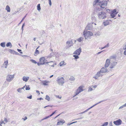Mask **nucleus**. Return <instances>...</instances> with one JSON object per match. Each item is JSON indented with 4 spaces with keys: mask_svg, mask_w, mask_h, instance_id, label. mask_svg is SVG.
Masks as SVG:
<instances>
[{
    "mask_svg": "<svg viewBox=\"0 0 126 126\" xmlns=\"http://www.w3.org/2000/svg\"><path fill=\"white\" fill-rule=\"evenodd\" d=\"M105 67L102 68L101 69L100 71L99 72L100 73V74L101 73H105L108 72V70H107L106 67H107L108 66H109V67L110 69L112 68L113 67V66L111 63L110 64V63H105Z\"/></svg>",
    "mask_w": 126,
    "mask_h": 126,
    "instance_id": "obj_1",
    "label": "nucleus"
},
{
    "mask_svg": "<svg viewBox=\"0 0 126 126\" xmlns=\"http://www.w3.org/2000/svg\"><path fill=\"white\" fill-rule=\"evenodd\" d=\"M83 34L86 39L89 38L91 36L93 35V33L92 32L88 30H85L83 32Z\"/></svg>",
    "mask_w": 126,
    "mask_h": 126,
    "instance_id": "obj_2",
    "label": "nucleus"
},
{
    "mask_svg": "<svg viewBox=\"0 0 126 126\" xmlns=\"http://www.w3.org/2000/svg\"><path fill=\"white\" fill-rule=\"evenodd\" d=\"M98 17L99 19H104L106 17V14L105 13L103 12H100L98 14Z\"/></svg>",
    "mask_w": 126,
    "mask_h": 126,
    "instance_id": "obj_3",
    "label": "nucleus"
},
{
    "mask_svg": "<svg viewBox=\"0 0 126 126\" xmlns=\"http://www.w3.org/2000/svg\"><path fill=\"white\" fill-rule=\"evenodd\" d=\"M46 58L44 57H42L39 59V62L40 63H50L51 62H53V61H48L47 62V60L46 59Z\"/></svg>",
    "mask_w": 126,
    "mask_h": 126,
    "instance_id": "obj_4",
    "label": "nucleus"
},
{
    "mask_svg": "<svg viewBox=\"0 0 126 126\" xmlns=\"http://www.w3.org/2000/svg\"><path fill=\"white\" fill-rule=\"evenodd\" d=\"M83 86H80L76 90L75 93V94L74 97L78 94L80 93L83 91L84 90L83 88Z\"/></svg>",
    "mask_w": 126,
    "mask_h": 126,
    "instance_id": "obj_5",
    "label": "nucleus"
},
{
    "mask_svg": "<svg viewBox=\"0 0 126 126\" xmlns=\"http://www.w3.org/2000/svg\"><path fill=\"white\" fill-rule=\"evenodd\" d=\"M73 45V42L71 40L68 41L66 42V45L65 46V48L66 49H69L71 46Z\"/></svg>",
    "mask_w": 126,
    "mask_h": 126,
    "instance_id": "obj_6",
    "label": "nucleus"
},
{
    "mask_svg": "<svg viewBox=\"0 0 126 126\" xmlns=\"http://www.w3.org/2000/svg\"><path fill=\"white\" fill-rule=\"evenodd\" d=\"M94 24V22H93L88 24L85 30H88L92 29L93 27V25Z\"/></svg>",
    "mask_w": 126,
    "mask_h": 126,
    "instance_id": "obj_7",
    "label": "nucleus"
},
{
    "mask_svg": "<svg viewBox=\"0 0 126 126\" xmlns=\"http://www.w3.org/2000/svg\"><path fill=\"white\" fill-rule=\"evenodd\" d=\"M100 3H101L100 7L102 8H104L107 5V1L105 0V1H101Z\"/></svg>",
    "mask_w": 126,
    "mask_h": 126,
    "instance_id": "obj_8",
    "label": "nucleus"
},
{
    "mask_svg": "<svg viewBox=\"0 0 126 126\" xmlns=\"http://www.w3.org/2000/svg\"><path fill=\"white\" fill-rule=\"evenodd\" d=\"M57 81L59 84L62 85L64 83V79L63 77L58 79Z\"/></svg>",
    "mask_w": 126,
    "mask_h": 126,
    "instance_id": "obj_9",
    "label": "nucleus"
},
{
    "mask_svg": "<svg viewBox=\"0 0 126 126\" xmlns=\"http://www.w3.org/2000/svg\"><path fill=\"white\" fill-rule=\"evenodd\" d=\"M55 56V55L54 53L53 52H52L50 53L49 55L48 56L45 57V58H46V59H50V60L49 61H52V58L53 57H54Z\"/></svg>",
    "mask_w": 126,
    "mask_h": 126,
    "instance_id": "obj_10",
    "label": "nucleus"
},
{
    "mask_svg": "<svg viewBox=\"0 0 126 126\" xmlns=\"http://www.w3.org/2000/svg\"><path fill=\"white\" fill-rule=\"evenodd\" d=\"M14 77V75H8L6 78V80L8 81H10L12 80Z\"/></svg>",
    "mask_w": 126,
    "mask_h": 126,
    "instance_id": "obj_11",
    "label": "nucleus"
},
{
    "mask_svg": "<svg viewBox=\"0 0 126 126\" xmlns=\"http://www.w3.org/2000/svg\"><path fill=\"white\" fill-rule=\"evenodd\" d=\"M81 52V49L80 47L79 49H77L74 53V54L78 55H79Z\"/></svg>",
    "mask_w": 126,
    "mask_h": 126,
    "instance_id": "obj_12",
    "label": "nucleus"
},
{
    "mask_svg": "<svg viewBox=\"0 0 126 126\" xmlns=\"http://www.w3.org/2000/svg\"><path fill=\"white\" fill-rule=\"evenodd\" d=\"M122 122L121 120L120 119L113 122V123L116 125H121V124Z\"/></svg>",
    "mask_w": 126,
    "mask_h": 126,
    "instance_id": "obj_13",
    "label": "nucleus"
},
{
    "mask_svg": "<svg viewBox=\"0 0 126 126\" xmlns=\"http://www.w3.org/2000/svg\"><path fill=\"white\" fill-rule=\"evenodd\" d=\"M65 123V121L64 120L59 121L57 123V125H62Z\"/></svg>",
    "mask_w": 126,
    "mask_h": 126,
    "instance_id": "obj_14",
    "label": "nucleus"
},
{
    "mask_svg": "<svg viewBox=\"0 0 126 126\" xmlns=\"http://www.w3.org/2000/svg\"><path fill=\"white\" fill-rule=\"evenodd\" d=\"M110 20H106L103 22V24L105 26H106L109 24V21Z\"/></svg>",
    "mask_w": 126,
    "mask_h": 126,
    "instance_id": "obj_15",
    "label": "nucleus"
},
{
    "mask_svg": "<svg viewBox=\"0 0 126 126\" xmlns=\"http://www.w3.org/2000/svg\"><path fill=\"white\" fill-rule=\"evenodd\" d=\"M56 111H57L56 110L54 112H53V113L52 114H51L49 116H47L46 117H45V118H43V119H42V120H44L46 119H47V118H48L49 117L51 116L54 114L55 113V112H56Z\"/></svg>",
    "mask_w": 126,
    "mask_h": 126,
    "instance_id": "obj_16",
    "label": "nucleus"
},
{
    "mask_svg": "<svg viewBox=\"0 0 126 126\" xmlns=\"http://www.w3.org/2000/svg\"><path fill=\"white\" fill-rule=\"evenodd\" d=\"M102 76L100 74V73L98 72L97 73V74L96 75L95 77H94V78L95 79H97L99 77Z\"/></svg>",
    "mask_w": 126,
    "mask_h": 126,
    "instance_id": "obj_17",
    "label": "nucleus"
},
{
    "mask_svg": "<svg viewBox=\"0 0 126 126\" xmlns=\"http://www.w3.org/2000/svg\"><path fill=\"white\" fill-rule=\"evenodd\" d=\"M101 1L100 0H95L94 1V2L93 3V5L94 6L95 5H96V4L97 3H100L101 2Z\"/></svg>",
    "mask_w": 126,
    "mask_h": 126,
    "instance_id": "obj_18",
    "label": "nucleus"
},
{
    "mask_svg": "<svg viewBox=\"0 0 126 126\" xmlns=\"http://www.w3.org/2000/svg\"><path fill=\"white\" fill-rule=\"evenodd\" d=\"M101 1L100 0H95L94 1V2L93 3V5L94 6L95 5H96V4L97 3H100L101 2Z\"/></svg>",
    "mask_w": 126,
    "mask_h": 126,
    "instance_id": "obj_19",
    "label": "nucleus"
},
{
    "mask_svg": "<svg viewBox=\"0 0 126 126\" xmlns=\"http://www.w3.org/2000/svg\"><path fill=\"white\" fill-rule=\"evenodd\" d=\"M29 79V77H28L24 76L23 78V79L24 81L27 82Z\"/></svg>",
    "mask_w": 126,
    "mask_h": 126,
    "instance_id": "obj_20",
    "label": "nucleus"
},
{
    "mask_svg": "<svg viewBox=\"0 0 126 126\" xmlns=\"http://www.w3.org/2000/svg\"><path fill=\"white\" fill-rule=\"evenodd\" d=\"M92 21L93 22H95L96 21V18L94 16H92L91 18Z\"/></svg>",
    "mask_w": 126,
    "mask_h": 126,
    "instance_id": "obj_21",
    "label": "nucleus"
},
{
    "mask_svg": "<svg viewBox=\"0 0 126 126\" xmlns=\"http://www.w3.org/2000/svg\"><path fill=\"white\" fill-rule=\"evenodd\" d=\"M118 13V12L116 13L115 14H113L112 13H110V16L112 18H114L116 16V14Z\"/></svg>",
    "mask_w": 126,
    "mask_h": 126,
    "instance_id": "obj_22",
    "label": "nucleus"
},
{
    "mask_svg": "<svg viewBox=\"0 0 126 126\" xmlns=\"http://www.w3.org/2000/svg\"><path fill=\"white\" fill-rule=\"evenodd\" d=\"M83 38L82 37H81L78 39L77 40L79 42H81V41H83Z\"/></svg>",
    "mask_w": 126,
    "mask_h": 126,
    "instance_id": "obj_23",
    "label": "nucleus"
},
{
    "mask_svg": "<svg viewBox=\"0 0 126 126\" xmlns=\"http://www.w3.org/2000/svg\"><path fill=\"white\" fill-rule=\"evenodd\" d=\"M48 81H46L45 80L43 82L42 84L43 85H48Z\"/></svg>",
    "mask_w": 126,
    "mask_h": 126,
    "instance_id": "obj_24",
    "label": "nucleus"
},
{
    "mask_svg": "<svg viewBox=\"0 0 126 126\" xmlns=\"http://www.w3.org/2000/svg\"><path fill=\"white\" fill-rule=\"evenodd\" d=\"M5 42H2L0 44V45L1 47H4L5 46Z\"/></svg>",
    "mask_w": 126,
    "mask_h": 126,
    "instance_id": "obj_25",
    "label": "nucleus"
},
{
    "mask_svg": "<svg viewBox=\"0 0 126 126\" xmlns=\"http://www.w3.org/2000/svg\"><path fill=\"white\" fill-rule=\"evenodd\" d=\"M6 10H7L8 12H10V7L8 5H7L6 6Z\"/></svg>",
    "mask_w": 126,
    "mask_h": 126,
    "instance_id": "obj_26",
    "label": "nucleus"
},
{
    "mask_svg": "<svg viewBox=\"0 0 126 126\" xmlns=\"http://www.w3.org/2000/svg\"><path fill=\"white\" fill-rule=\"evenodd\" d=\"M100 35V33L99 32H95L94 35L96 36H99Z\"/></svg>",
    "mask_w": 126,
    "mask_h": 126,
    "instance_id": "obj_27",
    "label": "nucleus"
},
{
    "mask_svg": "<svg viewBox=\"0 0 126 126\" xmlns=\"http://www.w3.org/2000/svg\"><path fill=\"white\" fill-rule=\"evenodd\" d=\"M6 46L7 47H9V46H11V47H12V44L11 42H8L6 44Z\"/></svg>",
    "mask_w": 126,
    "mask_h": 126,
    "instance_id": "obj_28",
    "label": "nucleus"
},
{
    "mask_svg": "<svg viewBox=\"0 0 126 126\" xmlns=\"http://www.w3.org/2000/svg\"><path fill=\"white\" fill-rule=\"evenodd\" d=\"M45 99L48 101H49L50 100V97L47 95H46Z\"/></svg>",
    "mask_w": 126,
    "mask_h": 126,
    "instance_id": "obj_29",
    "label": "nucleus"
},
{
    "mask_svg": "<svg viewBox=\"0 0 126 126\" xmlns=\"http://www.w3.org/2000/svg\"><path fill=\"white\" fill-rule=\"evenodd\" d=\"M9 52L11 53H13V54H14L15 53V51L13 50H12L11 49H9Z\"/></svg>",
    "mask_w": 126,
    "mask_h": 126,
    "instance_id": "obj_30",
    "label": "nucleus"
},
{
    "mask_svg": "<svg viewBox=\"0 0 126 126\" xmlns=\"http://www.w3.org/2000/svg\"><path fill=\"white\" fill-rule=\"evenodd\" d=\"M37 7V10L39 11H40L41 10V8L40 6V4H38Z\"/></svg>",
    "mask_w": 126,
    "mask_h": 126,
    "instance_id": "obj_31",
    "label": "nucleus"
},
{
    "mask_svg": "<svg viewBox=\"0 0 126 126\" xmlns=\"http://www.w3.org/2000/svg\"><path fill=\"white\" fill-rule=\"evenodd\" d=\"M27 15V14H26L23 18L22 19V20L19 23L18 25H19L20 24L21 22L25 18V17H26Z\"/></svg>",
    "mask_w": 126,
    "mask_h": 126,
    "instance_id": "obj_32",
    "label": "nucleus"
},
{
    "mask_svg": "<svg viewBox=\"0 0 126 126\" xmlns=\"http://www.w3.org/2000/svg\"><path fill=\"white\" fill-rule=\"evenodd\" d=\"M110 60H111L110 59H107L106 60V63H110Z\"/></svg>",
    "mask_w": 126,
    "mask_h": 126,
    "instance_id": "obj_33",
    "label": "nucleus"
},
{
    "mask_svg": "<svg viewBox=\"0 0 126 126\" xmlns=\"http://www.w3.org/2000/svg\"><path fill=\"white\" fill-rule=\"evenodd\" d=\"M69 79L71 81H73L75 80V79L72 76L70 77Z\"/></svg>",
    "mask_w": 126,
    "mask_h": 126,
    "instance_id": "obj_34",
    "label": "nucleus"
},
{
    "mask_svg": "<svg viewBox=\"0 0 126 126\" xmlns=\"http://www.w3.org/2000/svg\"><path fill=\"white\" fill-rule=\"evenodd\" d=\"M78 55H74L73 56L75 57V59H77L79 58V57Z\"/></svg>",
    "mask_w": 126,
    "mask_h": 126,
    "instance_id": "obj_35",
    "label": "nucleus"
},
{
    "mask_svg": "<svg viewBox=\"0 0 126 126\" xmlns=\"http://www.w3.org/2000/svg\"><path fill=\"white\" fill-rule=\"evenodd\" d=\"M108 122H106L103 125H101V126H107L108 124Z\"/></svg>",
    "mask_w": 126,
    "mask_h": 126,
    "instance_id": "obj_36",
    "label": "nucleus"
},
{
    "mask_svg": "<svg viewBox=\"0 0 126 126\" xmlns=\"http://www.w3.org/2000/svg\"><path fill=\"white\" fill-rule=\"evenodd\" d=\"M3 124H5L4 121H3V120H1L0 122V126H2V125Z\"/></svg>",
    "mask_w": 126,
    "mask_h": 126,
    "instance_id": "obj_37",
    "label": "nucleus"
},
{
    "mask_svg": "<svg viewBox=\"0 0 126 126\" xmlns=\"http://www.w3.org/2000/svg\"><path fill=\"white\" fill-rule=\"evenodd\" d=\"M116 9H114L112 11V12L111 13H113V14H115L116 13L118 12H116Z\"/></svg>",
    "mask_w": 126,
    "mask_h": 126,
    "instance_id": "obj_38",
    "label": "nucleus"
},
{
    "mask_svg": "<svg viewBox=\"0 0 126 126\" xmlns=\"http://www.w3.org/2000/svg\"><path fill=\"white\" fill-rule=\"evenodd\" d=\"M30 61L33 63H37L36 61L32 59H31Z\"/></svg>",
    "mask_w": 126,
    "mask_h": 126,
    "instance_id": "obj_39",
    "label": "nucleus"
},
{
    "mask_svg": "<svg viewBox=\"0 0 126 126\" xmlns=\"http://www.w3.org/2000/svg\"><path fill=\"white\" fill-rule=\"evenodd\" d=\"M25 89L26 90H29L30 89V88L29 87V86L28 85L27 86H26Z\"/></svg>",
    "mask_w": 126,
    "mask_h": 126,
    "instance_id": "obj_40",
    "label": "nucleus"
},
{
    "mask_svg": "<svg viewBox=\"0 0 126 126\" xmlns=\"http://www.w3.org/2000/svg\"><path fill=\"white\" fill-rule=\"evenodd\" d=\"M39 53V51L37 49H36L35 51V54H38Z\"/></svg>",
    "mask_w": 126,
    "mask_h": 126,
    "instance_id": "obj_41",
    "label": "nucleus"
},
{
    "mask_svg": "<svg viewBox=\"0 0 126 126\" xmlns=\"http://www.w3.org/2000/svg\"><path fill=\"white\" fill-rule=\"evenodd\" d=\"M115 58V57L114 56H111L110 58V59L111 60L112 59H114Z\"/></svg>",
    "mask_w": 126,
    "mask_h": 126,
    "instance_id": "obj_42",
    "label": "nucleus"
},
{
    "mask_svg": "<svg viewBox=\"0 0 126 126\" xmlns=\"http://www.w3.org/2000/svg\"><path fill=\"white\" fill-rule=\"evenodd\" d=\"M49 1V4L50 6H51L52 5L51 1V0H48Z\"/></svg>",
    "mask_w": 126,
    "mask_h": 126,
    "instance_id": "obj_43",
    "label": "nucleus"
},
{
    "mask_svg": "<svg viewBox=\"0 0 126 126\" xmlns=\"http://www.w3.org/2000/svg\"><path fill=\"white\" fill-rule=\"evenodd\" d=\"M17 50L18 52H19L21 54L23 53V52L22 51H21V49H17Z\"/></svg>",
    "mask_w": 126,
    "mask_h": 126,
    "instance_id": "obj_44",
    "label": "nucleus"
},
{
    "mask_svg": "<svg viewBox=\"0 0 126 126\" xmlns=\"http://www.w3.org/2000/svg\"><path fill=\"white\" fill-rule=\"evenodd\" d=\"M56 98L59 99H61L62 98V96H61L59 95H56Z\"/></svg>",
    "mask_w": 126,
    "mask_h": 126,
    "instance_id": "obj_45",
    "label": "nucleus"
},
{
    "mask_svg": "<svg viewBox=\"0 0 126 126\" xmlns=\"http://www.w3.org/2000/svg\"><path fill=\"white\" fill-rule=\"evenodd\" d=\"M21 90L22 88H19L18 89L17 91L18 92H21Z\"/></svg>",
    "mask_w": 126,
    "mask_h": 126,
    "instance_id": "obj_46",
    "label": "nucleus"
},
{
    "mask_svg": "<svg viewBox=\"0 0 126 126\" xmlns=\"http://www.w3.org/2000/svg\"><path fill=\"white\" fill-rule=\"evenodd\" d=\"M104 46H105V48H106V47H109V43H108L106 45H105Z\"/></svg>",
    "mask_w": 126,
    "mask_h": 126,
    "instance_id": "obj_47",
    "label": "nucleus"
},
{
    "mask_svg": "<svg viewBox=\"0 0 126 126\" xmlns=\"http://www.w3.org/2000/svg\"><path fill=\"white\" fill-rule=\"evenodd\" d=\"M14 54L16 55H20V54H19L18 53L15 51Z\"/></svg>",
    "mask_w": 126,
    "mask_h": 126,
    "instance_id": "obj_48",
    "label": "nucleus"
},
{
    "mask_svg": "<svg viewBox=\"0 0 126 126\" xmlns=\"http://www.w3.org/2000/svg\"><path fill=\"white\" fill-rule=\"evenodd\" d=\"M92 90H93L92 88H91V87H90L88 91H92Z\"/></svg>",
    "mask_w": 126,
    "mask_h": 126,
    "instance_id": "obj_49",
    "label": "nucleus"
},
{
    "mask_svg": "<svg viewBox=\"0 0 126 126\" xmlns=\"http://www.w3.org/2000/svg\"><path fill=\"white\" fill-rule=\"evenodd\" d=\"M76 122H72V123H68V124H67V125H71V124H73V123H76Z\"/></svg>",
    "mask_w": 126,
    "mask_h": 126,
    "instance_id": "obj_50",
    "label": "nucleus"
},
{
    "mask_svg": "<svg viewBox=\"0 0 126 126\" xmlns=\"http://www.w3.org/2000/svg\"><path fill=\"white\" fill-rule=\"evenodd\" d=\"M32 98V95H30L27 98L30 99H31Z\"/></svg>",
    "mask_w": 126,
    "mask_h": 126,
    "instance_id": "obj_51",
    "label": "nucleus"
},
{
    "mask_svg": "<svg viewBox=\"0 0 126 126\" xmlns=\"http://www.w3.org/2000/svg\"><path fill=\"white\" fill-rule=\"evenodd\" d=\"M52 107V106H49V105H47V106L45 107H44V108H46L47 107Z\"/></svg>",
    "mask_w": 126,
    "mask_h": 126,
    "instance_id": "obj_52",
    "label": "nucleus"
},
{
    "mask_svg": "<svg viewBox=\"0 0 126 126\" xmlns=\"http://www.w3.org/2000/svg\"><path fill=\"white\" fill-rule=\"evenodd\" d=\"M36 92L39 95L40 94V93L39 92V91L37 90L36 91Z\"/></svg>",
    "mask_w": 126,
    "mask_h": 126,
    "instance_id": "obj_53",
    "label": "nucleus"
},
{
    "mask_svg": "<svg viewBox=\"0 0 126 126\" xmlns=\"http://www.w3.org/2000/svg\"><path fill=\"white\" fill-rule=\"evenodd\" d=\"M123 49L124 50H126V46L123 47Z\"/></svg>",
    "mask_w": 126,
    "mask_h": 126,
    "instance_id": "obj_54",
    "label": "nucleus"
},
{
    "mask_svg": "<svg viewBox=\"0 0 126 126\" xmlns=\"http://www.w3.org/2000/svg\"><path fill=\"white\" fill-rule=\"evenodd\" d=\"M27 119V117L26 116L24 118H23V119L24 120H26Z\"/></svg>",
    "mask_w": 126,
    "mask_h": 126,
    "instance_id": "obj_55",
    "label": "nucleus"
},
{
    "mask_svg": "<svg viewBox=\"0 0 126 126\" xmlns=\"http://www.w3.org/2000/svg\"><path fill=\"white\" fill-rule=\"evenodd\" d=\"M125 107V106L124 105H123V106H121L120 107V108H119V109L122 108H123V107Z\"/></svg>",
    "mask_w": 126,
    "mask_h": 126,
    "instance_id": "obj_56",
    "label": "nucleus"
},
{
    "mask_svg": "<svg viewBox=\"0 0 126 126\" xmlns=\"http://www.w3.org/2000/svg\"><path fill=\"white\" fill-rule=\"evenodd\" d=\"M92 87H93V88H96L97 87V85H94V86H92Z\"/></svg>",
    "mask_w": 126,
    "mask_h": 126,
    "instance_id": "obj_57",
    "label": "nucleus"
},
{
    "mask_svg": "<svg viewBox=\"0 0 126 126\" xmlns=\"http://www.w3.org/2000/svg\"><path fill=\"white\" fill-rule=\"evenodd\" d=\"M103 51H100V52H98L97 53V55H98V54H100V53H101Z\"/></svg>",
    "mask_w": 126,
    "mask_h": 126,
    "instance_id": "obj_58",
    "label": "nucleus"
},
{
    "mask_svg": "<svg viewBox=\"0 0 126 126\" xmlns=\"http://www.w3.org/2000/svg\"><path fill=\"white\" fill-rule=\"evenodd\" d=\"M43 98H42L41 97L39 98H38L37 99L38 100H43Z\"/></svg>",
    "mask_w": 126,
    "mask_h": 126,
    "instance_id": "obj_59",
    "label": "nucleus"
},
{
    "mask_svg": "<svg viewBox=\"0 0 126 126\" xmlns=\"http://www.w3.org/2000/svg\"><path fill=\"white\" fill-rule=\"evenodd\" d=\"M124 54L126 55V50H125L124 52Z\"/></svg>",
    "mask_w": 126,
    "mask_h": 126,
    "instance_id": "obj_60",
    "label": "nucleus"
},
{
    "mask_svg": "<svg viewBox=\"0 0 126 126\" xmlns=\"http://www.w3.org/2000/svg\"><path fill=\"white\" fill-rule=\"evenodd\" d=\"M60 114L59 115H57V116L55 117V118H57V117L58 116H59L60 115Z\"/></svg>",
    "mask_w": 126,
    "mask_h": 126,
    "instance_id": "obj_61",
    "label": "nucleus"
},
{
    "mask_svg": "<svg viewBox=\"0 0 126 126\" xmlns=\"http://www.w3.org/2000/svg\"><path fill=\"white\" fill-rule=\"evenodd\" d=\"M25 26V23H24L22 25V27H23L24 26Z\"/></svg>",
    "mask_w": 126,
    "mask_h": 126,
    "instance_id": "obj_62",
    "label": "nucleus"
},
{
    "mask_svg": "<svg viewBox=\"0 0 126 126\" xmlns=\"http://www.w3.org/2000/svg\"><path fill=\"white\" fill-rule=\"evenodd\" d=\"M23 27H22V28H21V29L22 30V33L23 32Z\"/></svg>",
    "mask_w": 126,
    "mask_h": 126,
    "instance_id": "obj_63",
    "label": "nucleus"
},
{
    "mask_svg": "<svg viewBox=\"0 0 126 126\" xmlns=\"http://www.w3.org/2000/svg\"><path fill=\"white\" fill-rule=\"evenodd\" d=\"M8 63V61H5L4 63Z\"/></svg>",
    "mask_w": 126,
    "mask_h": 126,
    "instance_id": "obj_64",
    "label": "nucleus"
}]
</instances>
